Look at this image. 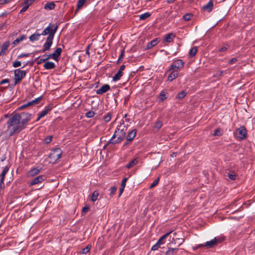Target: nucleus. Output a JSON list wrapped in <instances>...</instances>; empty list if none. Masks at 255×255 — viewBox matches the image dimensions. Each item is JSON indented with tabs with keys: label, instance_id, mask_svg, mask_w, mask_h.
<instances>
[{
	"label": "nucleus",
	"instance_id": "nucleus-51",
	"mask_svg": "<svg viewBox=\"0 0 255 255\" xmlns=\"http://www.w3.org/2000/svg\"><path fill=\"white\" fill-rule=\"evenodd\" d=\"M24 2L23 4H28L29 6L32 4V3L36 0H23Z\"/></svg>",
	"mask_w": 255,
	"mask_h": 255
},
{
	"label": "nucleus",
	"instance_id": "nucleus-58",
	"mask_svg": "<svg viewBox=\"0 0 255 255\" xmlns=\"http://www.w3.org/2000/svg\"><path fill=\"white\" fill-rule=\"evenodd\" d=\"M160 96L161 97L160 98L161 101H162L167 98L166 95L164 93H163V92L160 93Z\"/></svg>",
	"mask_w": 255,
	"mask_h": 255
},
{
	"label": "nucleus",
	"instance_id": "nucleus-26",
	"mask_svg": "<svg viewBox=\"0 0 255 255\" xmlns=\"http://www.w3.org/2000/svg\"><path fill=\"white\" fill-rule=\"evenodd\" d=\"M138 163L137 158H134L130 161L128 164L126 165V167L128 169H129Z\"/></svg>",
	"mask_w": 255,
	"mask_h": 255
},
{
	"label": "nucleus",
	"instance_id": "nucleus-57",
	"mask_svg": "<svg viewBox=\"0 0 255 255\" xmlns=\"http://www.w3.org/2000/svg\"><path fill=\"white\" fill-rule=\"evenodd\" d=\"M237 61V58H233L229 61L228 63L229 64H233L235 63Z\"/></svg>",
	"mask_w": 255,
	"mask_h": 255
},
{
	"label": "nucleus",
	"instance_id": "nucleus-52",
	"mask_svg": "<svg viewBox=\"0 0 255 255\" xmlns=\"http://www.w3.org/2000/svg\"><path fill=\"white\" fill-rule=\"evenodd\" d=\"M128 179V177H124L121 182V186L126 187L127 181Z\"/></svg>",
	"mask_w": 255,
	"mask_h": 255
},
{
	"label": "nucleus",
	"instance_id": "nucleus-61",
	"mask_svg": "<svg viewBox=\"0 0 255 255\" xmlns=\"http://www.w3.org/2000/svg\"><path fill=\"white\" fill-rule=\"evenodd\" d=\"M89 209V208L88 207H84L82 209V212L87 213Z\"/></svg>",
	"mask_w": 255,
	"mask_h": 255
},
{
	"label": "nucleus",
	"instance_id": "nucleus-12",
	"mask_svg": "<svg viewBox=\"0 0 255 255\" xmlns=\"http://www.w3.org/2000/svg\"><path fill=\"white\" fill-rule=\"evenodd\" d=\"M218 244V241L215 237L210 241H207L204 244V247L207 248H211Z\"/></svg>",
	"mask_w": 255,
	"mask_h": 255
},
{
	"label": "nucleus",
	"instance_id": "nucleus-38",
	"mask_svg": "<svg viewBox=\"0 0 255 255\" xmlns=\"http://www.w3.org/2000/svg\"><path fill=\"white\" fill-rule=\"evenodd\" d=\"M110 196L111 197H112L115 194L117 191V187L116 186H113L110 188Z\"/></svg>",
	"mask_w": 255,
	"mask_h": 255
},
{
	"label": "nucleus",
	"instance_id": "nucleus-7",
	"mask_svg": "<svg viewBox=\"0 0 255 255\" xmlns=\"http://www.w3.org/2000/svg\"><path fill=\"white\" fill-rule=\"evenodd\" d=\"M184 64L185 63L182 59H177L174 60L172 64L168 70V71L172 70L178 71L184 67Z\"/></svg>",
	"mask_w": 255,
	"mask_h": 255
},
{
	"label": "nucleus",
	"instance_id": "nucleus-41",
	"mask_svg": "<svg viewBox=\"0 0 255 255\" xmlns=\"http://www.w3.org/2000/svg\"><path fill=\"white\" fill-rule=\"evenodd\" d=\"M193 16V14L191 13H187L183 15V18L185 21L189 20Z\"/></svg>",
	"mask_w": 255,
	"mask_h": 255
},
{
	"label": "nucleus",
	"instance_id": "nucleus-6",
	"mask_svg": "<svg viewBox=\"0 0 255 255\" xmlns=\"http://www.w3.org/2000/svg\"><path fill=\"white\" fill-rule=\"evenodd\" d=\"M247 134V130L244 126H242L237 128L236 131L234 132L235 137L239 140H242L246 138Z\"/></svg>",
	"mask_w": 255,
	"mask_h": 255
},
{
	"label": "nucleus",
	"instance_id": "nucleus-30",
	"mask_svg": "<svg viewBox=\"0 0 255 255\" xmlns=\"http://www.w3.org/2000/svg\"><path fill=\"white\" fill-rule=\"evenodd\" d=\"M99 196V193L97 190H95L93 192L91 200L93 202H95L98 199V197Z\"/></svg>",
	"mask_w": 255,
	"mask_h": 255
},
{
	"label": "nucleus",
	"instance_id": "nucleus-1",
	"mask_svg": "<svg viewBox=\"0 0 255 255\" xmlns=\"http://www.w3.org/2000/svg\"><path fill=\"white\" fill-rule=\"evenodd\" d=\"M32 114L22 112L12 115L7 120V128L6 131L9 136L19 133L24 129L32 118Z\"/></svg>",
	"mask_w": 255,
	"mask_h": 255
},
{
	"label": "nucleus",
	"instance_id": "nucleus-59",
	"mask_svg": "<svg viewBox=\"0 0 255 255\" xmlns=\"http://www.w3.org/2000/svg\"><path fill=\"white\" fill-rule=\"evenodd\" d=\"M9 81L8 79H3L0 82V85H3L5 83H8Z\"/></svg>",
	"mask_w": 255,
	"mask_h": 255
},
{
	"label": "nucleus",
	"instance_id": "nucleus-5",
	"mask_svg": "<svg viewBox=\"0 0 255 255\" xmlns=\"http://www.w3.org/2000/svg\"><path fill=\"white\" fill-rule=\"evenodd\" d=\"M27 71L26 70H21L20 69H17L14 71V83L13 86H15L19 83L25 77Z\"/></svg>",
	"mask_w": 255,
	"mask_h": 255
},
{
	"label": "nucleus",
	"instance_id": "nucleus-21",
	"mask_svg": "<svg viewBox=\"0 0 255 255\" xmlns=\"http://www.w3.org/2000/svg\"><path fill=\"white\" fill-rule=\"evenodd\" d=\"M172 231H171L166 234H164L162 236H161L159 239L158 240L157 243L158 244H160V245H163L164 244L165 242L164 240L172 232Z\"/></svg>",
	"mask_w": 255,
	"mask_h": 255
},
{
	"label": "nucleus",
	"instance_id": "nucleus-29",
	"mask_svg": "<svg viewBox=\"0 0 255 255\" xmlns=\"http://www.w3.org/2000/svg\"><path fill=\"white\" fill-rule=\"evenodd\" d=\"M40 172V169H38V168H33V169H31L29 171V174L30 175V176H35L36 175H37V174H38Z\"/></svg>",
	"mask_w": 255,
	"mask_h": 255
},
{
	"label": "nucleus",
	"instance_id": "nucleus-44",
	"mask_svg": "<svg viewBox=\"0 0 255 255\" xmlns=\"http://www.w3.org/2000/svg\"><path fill=\"white\" fill-rule=\"evenodd\" d=\"M21 65V63L20 61H14L12 63V66L14 68L20 67Z\"/></svg>",
	"mask_w": 255,
	"mask_h": 255
},
{
	"label": "nucleus",
	"instance_id": "nucleus-19",
	"mask_svg": "<svg viewBox=\"0 0 255 255\" xmlns=\"http://www.w3.org/2000/svg\"><path fill=\"white\" fill-rule=\"evenodd\" d=\"M10 45V42L9 41H6L4 42L1 47V49L0 52L1 55H4L5 51L7 50L8 47H9Z\"/></svg>",
	"mask_w": 255,
	"mask_h": 255
},
{
	"label": "nucleus",
	"instance_id": "nucleus-63",
	"mask_svg": "<svg viewBox=\"0 0 255 255\" xmlns=\"http://www.w3.org/2000/svg\"><path fill=\"white\" fill-rule=\"evenodd\" d=\"M217 241H218V244L219 243H221L224 240V238H217Z\"/></svg>",
	"mask_w": 255,
	"mask_h": 255
},
{
	"label": "nucleus",
	"instance_id": "nucleus-11",
	"mask_svg": "<svg viewBox=\"0 0 255 255\" xmlns=\"http://www.w3.org/2000/svg\"><path fill=\"white\" fill-rule=\"evenodd\" d=\"M45 176L44 175H39L33 178L30 182V185L32 186L39 183H41L44 180Z\"/></svg>",
	"mask_w": 255,
	"mask_h": 255
},
{
	"label": "nucleus",
	"instance_id": "nucleus-53",
	"mask_svg": "<svg viewBox=\"0 0 255 255\" xmlns=\"http://www.w3.org/2000/svg\"><path fill=\"white\" fill-rule=\"evenodd\" d=\"M160 247V244H158V243L157 242L155 245H154L152 247L151 250L152 251L157 250Z\"/></svg>",
	"mask_w": 255,
	"mask_h": 255
},
{
	"label": "nucleus",
	"instance_id": "nucleus-9",
	"mask_svg": "<svg viewBox=\"0 0 255 255\" xmlns=\"http://www.w3.org/2000/svg\"><path fill=\"white\" fill-rule=\"evenodd\" d=\"M62 51V50L61 48L58 47L53 53L49 54V56L51 58L58 61L59 60L58 58L61 55Z\"/></svg>",
	"mask_w": 255,
	"mask_h": 255
},
{
	"label": "nucleus",
	"instance_id": "nucleus-54",
	"mask_svg": "<svg viewBox=\"0 0 255 255\" xmlns=\"http://www.w3.org/2000/svg\"><path fill=\"white\" fill-rule=\"evenodd\" d=\"M30 55V53H21L17 56V58H21L23 57H28Z\"/></svg>",
	"mask_w": 255,
	"mask_h": 255
},
{
	"label": "nucleus",
	"instance_id": "nucleus-3",
	"mask_svg": "<svg viewBox=\"0 0 255 255\" xmlns=\"http://www.w3.org/2000/svg\"><path fill=\"white\" fill-rule=\"evenodd\" d=\"M127 129L128 128L125 125V123H121L117 126L112 138L107 143V145L110 144H115L120 143L125 139Z\"/></svg>",
	"mask_w": 255,
	"mask_h": 255
},
{
	"label": "nucleus",
	"instance_id": "nucleus-20",
	"mask_svg": "<svg viewBox=\"0 0 255 255\" xmlns=\"http://www.w3.org/2000/svg\"><path fill=\"white\" fill-rule=\"evenodd\" d=\"M178 250V248H169L165 253V255H175Z\"/></svg>",
	"mask_w": 255,
	"mask_h": 255
},
{
	"label": "nucleus",
	"instance_id": "nucleus-14",
	"mask_svg": "<svg viewBox=\"0 0 255 255\" xmlns=\"http://www.w3.org/2000/svg\"><path fill=\"white\" fill-rule=\"evenodd\" d=\"M175 37V35L173 33H168L164 36V37L163 39V42L164 43H170L173 41Z\"/></svg>",
	"mask_w": 255,
	"mask_h": 255
},
{
	"label": "nucleus",
	"instance_id": "nucleus-36",
	"mask_svg": "<svg viewBox=\"0 0 255 255\" xmlns=\"http://www.w3.org/2000/svg\"><path fill=\"white\" fill-rule=\"evenodd\" d=\"M42 99V96H40L35 99L32 100L31 102L32 106L36 105L40 103Z\"/></svg>",
	"mask_w": 255,
	"mask_h": 255
},
{
	"label": "nucleus",
	"instance_id": "nucleus-47",
	"mask_svg": "<svg viewBox=\"0 0 255 255\" xmlns=\"http://www.w3.org/2000/svg\"><path fill=\"white\" fill-rule=\"evenodd\" d=\"M223 72H224L222 70L218 71L216 73L214 76L216 78L223 76Z\"/></svg>",
	"mask_w": 255,
	"mask_h": 255
},
{
	"label": "nucleus",
	"instance_id": "nucleus-64",
	"mask_svg": "<svg viewBox=\"0 0 255 255\" xmlns=\"http://www.w3.org/2000/svg\"><path fill=\"white\" fill-rule=\"evenodd\" d=\"M26 105H27V106L29 107H31V106H32V104H31V102H28L26 103Z\"/></svg>",
	"mask_w": 255,
	"mask_h": 255
},
{
	"label": "nucleus",
	"instance_id": "nucleus-23",
	"mask_svg": "<svg viewBox=\"0 0 255 255\" xmlns=\"http://www.w3.org/2000/svg\"><path fill=\"white\" fill-rule=\"evenodd\" d=\"M26 38V36L24 34L21 35L19 37L16 38L15 40H14L12 43V44L13 45V47L15 45H17L20 42L23 41V40L25 39Z\"/></svg>",
	"mask_w": 255,
	"mask_h": 255
},
{
	"label": "nucleus",
	"instance_id": "nucleus-17",
	"mask_svg": "<svg viewBox=\"0 0 255 255\" xmlns=\"http://www.w3.org/2000/svg\"><path fill=\"white\" fill-rule=\"evenodd\" d=\"M136 129H133L129 131L127 136V139L129 141H132L136 134Z\"/></svg>",
	"mask_w": 255,
	"mask_h": 255
},
{
	"label": "nucleus",
	"instance_id": "nucleus-45",
	"mask_svg": "<svg viewBox=\"0 0 255 255\" xmlns=\"http://www.w3.org/2000/svg\"><path fill=\"white\" fill-rule=\"evenodd\" d=\"M159 181V178L158 177L156 179H155L153 181V182L150 185L149 188L151 189V188H152L154 187H155L156 185L158 184Z\"/></svg>",
	"mask_w": 255,
	"mask_h": 255
},
{
	"label": "nucleus",
	"instance_id": "nucleus-55",
	"mask_svg": "<svg viewBox=\"0 0 255 255\" xmlns=\"http://www.w3.org/2000/svg\"><path fill=\"white\" fill-rule=\"evenodd\" d=\"M27 107H28L27 106V105H26V103H25V104H24L20 106V107H19L17 108V110H18V111L22 110L24 109H25Z\"/></svg>",
	"mask_w": 255,
	"mask_h": 255
},
{
	"label": "nucleus",
	"instance_id": "nucleus-50",
	"mask_svg": "<svg viewBox=\"0 0 255 255\" xmlns=\"http://www.w3.org/2000/svg\"><path fill=\"white\" fill-rule=\"evenodd\" d=\"M131 141H129L127 139L126 141L124 143L123 145V148H125L127 146H129L131 144Z\"/></svg>",
	"mask_w": 255,
	"mask_h": 255
},
{
	"label": "nucleus",
	"instance_id": "nucleus-62",
	"mask_svg": "<svg viewBox=\"0 0 255 255\" xmlns=\"http://www.w3.org/2000/svg\"><path fill=\"white\" fill-rule=\"evenodd\" d=\"M227 48L226 47H221L220 48L218 51L219 52H223V51H225L227 50Z\"/></svg>",
	"mask_w": 255,
	"mask_h": 255
},
{
	"label": "nucleus",
	"instance_id": "nucleus-8",
	"mask_svg": "<svg viewBox=\"0 0 255 255\" xmlns=\"http://www.w3.org/2000/svg\"><path fill=\"white\" fill-rule=\"evenodd\" d=\"M9 170V167L6 166L3 168L1 174L0 175V188L2 189L4 187V180L5 178V174L7 173Z\"/></svg>",
	"mask_w": 255,
	"mask_h": 255
},
{
	"label": "nucleus",
	"instance_id": "nucleus-27",
	"mask_svg": "<svg viewBox=\"0 0 255 255\" xmlns=\"http://www.w3.org/2000/svg\"><path fill=\"white\" fill-rule=\"evenodd\" d=\"M162 126V123L160 121H156L153 127V130L154 131H158Z\"/></svg>",
	"mask_w": 255,
	"mask_h": 255
},
{
	"label": "nucleus",
	"instance_id": "nucleus-16",
	"mask_svg": "<svg viewBox=\"0 0 255 255\" xmlns=\"http://www.w3.org/2000/svg\"><path fill=\"white\" fill-rule=\"evenodd\" d=\"M213 8V3L211 0H210L206 5L202 7L203 10H206L208 12H211Z\"/></svg>",
	"mask_w": 255,
	"mask_h": 255
},
{
	"label": "nucleus",
	"instance_id": "nucleus-24",
	"mask_svg": "<svg viewBox=\"0 0 255 255\" xmlns=\"http://www.w3.org/2000/svg\"><path fill=\"white\" fill-rule=\"evenodd\" d=\"M56 5L54 2H48L44 5V9L46 10H52L54 9Z\"/></svg>",
	"mask_w": 255,
	"mask_h": 255
},
{
	"label": "nucleus",
	"instance_id": "nucleus-32",
	"mask_svg": "<svg viewBox=\"0 0 255 255\" xmlns=\"http://www.w3.org/2000/svg\"><path fill=\"white\" fill-rule=\"evenodd\" d=\"M197 51V47H194L192 48L189 51V55L190 57H193L196 54Z\"/></svg>",
	"mask_w": 255,
	"mask_h": 255
},
{
	"label": "nucleus",
	"instance_id": "nucleus-28",
	"mask_svg": "<svg viewBox=\"0 0 255 255\" xmlns=\"http://www.w3.org/2000/svg\"><path fill=\"white\" fill-rule=\"evenodd\" d=\"M87 0H79L77 2V8L75 10V14L78 11V10L83 6L85 1Z\"/></svg>",
	"mask_w": 255,
	"mask_h": 255
},
{
	"label": "nucleus",
	"instance_id": "nucleus-33",
	"mask_svg": "<svg viewBox=\"0 0 255 255\" xmlns=\"http://www.w3.org/2000/svg\"><path fill=\"white\" fill-rule=\"evenodd\" d=\"M91 248V246L90 245H88L85 248L82 249L80 253L82 254H86L90 251Z\"/></svg>",
	"mask_w": 255,
	"mask_h": 255
},
{
	"label": "nucleus",
	"instance_id": "nucleus-49",
	"mask_svg": "<svg viewBox=\"0 0 255 255\" xmlns=\"http://www.w3.org/2000/svg\"><path fill=\"white\" fill-rule=\"evenodd\" d=\"M52 139V136L49 135L45 138L44 141L46 143H49L51 142Z\"/></svg>",
	"mask_w": 255,
	"mask_h": 255
},
{
	"label": "nucleus",
	"instance_id": "nucleus-4",
	"mask_svg": "<svg viewBox=\"0 0 255 255\" xmlns=\"http://www.w3.org/2000/svg\"><path fill=\"white\" fill-rule=\"evenodd\" d=\"M62 154V150L60 148H56L52 150L49 154L48 157L51 163H56L60 158Z\"/></svg>",
	"mask_w": 255,
	"mask_h": 255
},
{
	"label": "nucleus",
	"instance_id": "nucleus-40",
	"mask_svg": "<svg viewBox=\"0 0 255 255\" xmlns=\"http://www.w3.org/2000/svg\"><path fill=\"white\" fill-rule=\"evenodd\" d=\"M125 53V49H123L121 50V54L120 55V56H119V57L118 58V61H117V63H119L120 62V61L122 60V59L124 56Z\"/></svg>",
	"mask_w": 255,
	"mask_h": 255
},
{
	"label": "nucleus",
	"instance_id": "nucleus-13",
	"mask_svg": "<svg viewBox=\"0 0 255 255\" xmlns=\"http://www.w3.org/2000/svg\"><path fill=\"white\" fill-rule=\"evenodd\" d=\"M110 89V86L108 84H105L100 88L97 90L96 93L99 95H102L107 92Z\"/></svg>",
	"mask_w": 255,
	"mask_h": 255
},
{
	"label": "nucleus",
	"instance_id": "nucleus-60",
	"mask_svg": "<svg viewBox=\"0 0 255 255\" xmlns=\"http://www.w3.org/2000/svg\"><path fill=\"white\" fill-rule=\"evenodd\" d=\"M125 187H123V186H121L120 188V193H119V196H121V195L122 194V193H123L124 191V189H125Z\"/></svg>",
	"mask_w": 255,
	"mask_h": 255
},
{
	"label": "nucleus",
	"instance_id": "nucleus-48",
	"mask_svg": "<svg viewBox=\"0 0 255 255\" xmlns=\"http://www.w3.org/2000/svg\"><path fill=\"white\" fill-rule=\"evenodd\" d=\"M52 107L51 106L48 105L46 106L44 108V112H46V114H48V113L52 110Z\"/></svg>",
	"mask_w": 255,
	"mask_h": 255
},
{
	"label": "nucleus",
	"instance_id": "nucleus-34",
	"mask_svg": "<svg viewBox=\"0 0 255 255\" xmlns=\"http://www.w3.org/2000/svg\"><path fill=\"white\" fill-rule=\"evenodd\" d=\"M186 95V93L185 92V91H182L177 94V95L176 96V99H182L185 97Z\"/></svg>",
	"mask_w": 255,
	"mask_h": 255
},
{
	"label": "nucleus",
	"instance_id": "nucleus-37",
	"mask_svg": "<svg viewBox=\"0 0 255 255\" xmlns=\"http://www.w3.org/2000/svg\"><path fill=\"white\" fill-rule=\"evenodd\" d=\"M47 114H46V112H44V110H42L41 112L39 113V114H38V118L36 119V122L38 121L41 118H43Z\"/></svg>",
	"mask_w": 255,
	"mask_h": 255
},
{
	"label": "nucleus",
	"instance_id": "nucleus-43",
	"mask_svg": "<svg viewBox=\"0 0 255 255\" xmlns=\"http://www.w3.org/2000/svg\"><path fill=\"white\" fill-rule=\"evenodd\" d=\"M95 113L93 111H90L87 112L85 114V116L87 118H91L94 116Z\"/></svg>",
	"mask_w": 255,
	"mask_h": 255
},
{
	"label": "nucleus",
	"instance_id": "nucleus-42",
	"mask_svg": "<svg viewBox=\"0 0 255 255\" xmlns=\"http://www.w3.org/2000/svg\"><path fill=\"white\" fill-rule=\"evenodd\" d=\"M222 133L221 132V129L220 128H218L214 130V133L213 135L214 136H221Z\"/></svg>",
	"mask_w": 255,
	"mask_h": 255
},
{
	"label": "nucleus",
	"instance_id": "nucleus-31",
	"mask_svg": "<svg viewBox=\"0 0 255 255\" xmlns=\"http://www.w3.org/2000/svg\"><path fill=\"white\" fill-rule=\"evenodd\" d=\"M42 57H43V58H41L38 61V62H37L38 64H40L43 62H44L46 61L47 60H48L49 59L51 58L50 56H49V55H43Z\"/></svg>",
	"mask_w": 255,
	"mask_h": 255
},
{
	"label": "nucleus",
	"instance_id": "nucleus-2",
	"mask_svg": "<svg viewBox=\"0 0 255 255\" xmlns=\"http://www.w3.org/2000/svg\"><path fill=\"white\" fill-rule=\"evenodd\" d=\"M58 26L57 24L54 25L53 23H50L49 25L42 32V35H48L46 38V42L43 46V49L42 50V52H44L50 49L53 44L54 35L58 29Z\"/></svg>",
	"mask_w": 255,
	"mask_h": 255
},
{
	"label": "nucleus",
	"instance_id": "nucleus-46",
	"mask_svg": "<svg viewBox=\"0 0 255 255\" xmlns=\"http://www.w3.org/2000/svg\"><path fill=\"white\" fill-rule=\"evenodd\" d=\"M29 7V5L28 4H24V6L20 10V13H23V12L26 11Z\"/></svg>",
	"mask_w": 255,
	"mask_h": 255
},
{
	"label": "nucleus",
	"instance_id": "nucleus-56",
	"mask_svg": "<svg viewBox=\"0 0 255 255\" xmlns=\"http://www.w3.org/2000/svg\"><path fill=\"white\" fill-rule=\"evenodd\" d=\"M228 176L229 177V178L231 179V180H234L236 179V175L235 174H231V173H228Z\"/></svg>",
	"mask_w": 255,
	"mask_h": 255
},
{
	"label": "nucleus",
	"instance_id": "nucleus-15",
	"mask_svg": "<svg viewBox=\"0 0 255 255\" xmlns=\"http://www.w3.org/2000/svg\"><path fill=\"white\" fill-rule=\"evenodd\" d=\"M160 42L159 38H155L150 42H148L146 47V49H150L156 45Z\"/></svg>",
	"mask_w": 255,
	"mask_h": 255
},
{
	"label": "nucleus",
	"instance_id": "nucleus-10",
	"mask_svg": "<svg viewBox=\"0 0 255 255\" xmlns=\"http://www.w3.org/2000/svg\"><path fill=\"white\" fill-rule=\"evenodd\" d=\"M126 66L125 65H122L119 70H118L117 74H116L113 77V80L116 81L119 80L121 77L123 75V71L125 70Z\"/></svg>",
	"mask_w": 255,
	"mask_h": 255
},
{
	"label": "nucleus",
	"instance_id": "nucleus-25",
	"mask_svg": "<svg viewBox=\"0 0 255 255\" xmlns=\"http://www.w3.org/2000/svg\"><path fill=\"white\" fill-rule=\"evenodd\" d=\"M41 35H42L41 33L40 34L37 32H35L29 37V40L32 42L38 40Z\"/></svg>",
	"mask_w": 255,
	"mask_h": 255
},
{
	"label": "nucleus",
	"instance_id": "nucleus-22",
	"mask_svg": "<svg viewBox=\"0 0 255 255\" xmlns=\"http://www.w3.org/2000/svg\"><path fill=\"white\" fill-rule=\"evenodd\" d=\"M177 71H175V70H173V71L167 77V80L169 81H172L174 79H176L178 76V74L177 72Z\"/></svg>",
	"mask_w": 255,
	"mask_h": 255
},
{
	"label": "nucleus",
	"instance_id": "nucleus-35",
	"mask_svg": "<svg viewBox=\"0 0 255 255\" xmlns=\"http://www.w3.org/2000/svg\"><path fill=\"white\" fill-rule=\"evenodd\" d=\"M151 15L149 12H145L139 16L140 19L145 20Z\"/></svg>",
	"mask_w": 255,
	"mask_h": 255
},
{
	"label": "nucleus",
	"instance_id": "nucleus-18",
	"mask_svg": "<svg viewBox=\"0 0 255 255\" xmlns=\"http://www.w3.org/2000/svg\"><path fill=\"white\" fill-rule=\"evenodd\" d=\"M55 67L56 65L55 63L51 61L46 62L43 65V67L47 70L53 69L55 68Z\"/></svg>",
	"mask_w": 255,
	"mask_h": 255
},
{
	"label": "nucleus",
	"instance_id": "nucleus-39",
	"mask_svg": "<svg viewBox=\"0 0 255 255\" xmlns=\"http://www.w3.org/2000/svg\"><path fill=\"white\" fill-rule=\"evenodd\" d=\"M112 114L108 113V114L104 117V119L106 123L110 122L111 120Z\"/></svg>",
	"mask_w": 255,
	"mask_h": 255
}]
</instances>
